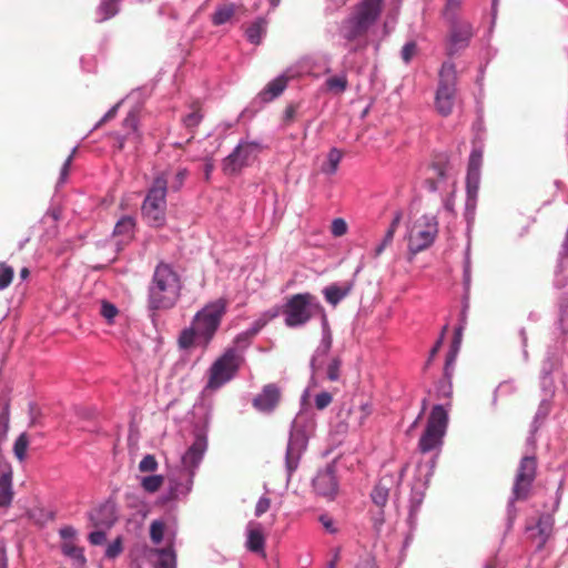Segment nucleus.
Segmentation results:
<instances>
[{
	"instance_id": "obj_15",
	"label": "nucleus",
	"mask_w": 568,
	"mask_h": 568,
	"mask_svg": "<svg viewBox=\"0 0 568 568\" xmlns=\"http://www.w3.org/2000/svg\"><path fill=\"white\" fill-rule=\"evenodd\" d=\"M447 22L449 24V33L446 52L452 57L469 45L474 36V28L468 21L453 20Z\"/></svg>"
},
{
	"instance_id": "obj_32",
	"label": "nucleus",
	"mask_w": 568,
	"mask_h": 568,
	"mask_svg": "<svg viewBox=\"0 0 568 568\" xmlns=\"http://www.w3.org/2000/svg\"><path fill=\"white\" fill-rule=\"evenodd\" d=\"M266 32V21L257 19L246 29L247 40L253 44H258Z\"/></svg>"
},
{
	"instance_id": "obj_54",
	"label": "nucleus",
	"mask_w": 568,
	"mask_h": 568,
	"mask_svg": "<svg viewBox=\"0 0 568 568\" xmlns=\"http://www.w3.org/2000/svg\"><path fill=\"white\" fill-rule=\"evenodd\" d=\"M333 400V396L328 392H322L315 396V406L317 409H325Z\"/></svg>"
},
{
	"instance_id": "obj_53",
	"label": "nucleus",
	"mask_w": 568,
	"mask_h": 568,
	"mask_svg": "<svg viewBox=\"0 0 568 568\" xmlns=\"http://www.w3.org/2000/svg\"><path fill=\"white\" fill-rule=\"evenodd\" d=\"M557 365L558 358L552 355H548L542 362L540 375H551Z\"/></svg>"
},
{
	"instance_id": "obj_40",
	"label": "nucleus",
	"mask_w": 568,
	"mask_h": 568,
	"mask_svg": "<svg viewBox=\"0 0 568 568\" xmlns=\"http://www.w3.org/2000/svg\"><path fill=\"white\" fill-rule=\"evenodd\" d=\"M453 376H445L436 385V394L438 398H449L453 394Z\"/></svg>"
},
{
	"instance_id": "obj_10",
	"label": "nucleus",
	"mask_w": 568,
	"mask_h": 568,
	"mask_svg": "<svg viewBox=\"0 0 568 568\" xmlns=\"http://www.w3.org/2000/svg\"><path fill=\"white\" fill-rule=\"evenodd\" d=\"M438 233V222L433 215H422L408 227V250L417 254L428 248L435 241Z\"/></svg>"
},
{
	"instance_id": "obj_46",
	"label": "nucleus",
	"mask_w": 568,
	"mask_h": 568,
	"mask_svg": "<svg viewBox=\"0 0 568 568\" xmlns=\"http://www.w3.org/2000/svg\"><path fill=\"white\" fill-rule=\"evenodd\" d=\"M122 538L118 537L115 540L108 545L105 549V557L109 559H114L122 552Z\"/></svg>"
},
{
	"instance_id": "obj_36",
	"label": "nucleus",
	"mask_w": 568,
	"mask_h": 568,
	"mask_svg": "<svg viewBox=\"0 0 568 568\" xmlns=\"http://www.w3.org/2000/svg\"><path fill=\"white\" fill-rule=\"evenodd\" d=\"M471 284V260H470V244L466 246L464 256V270H463V285L465 293L467 294Z\"/></svg>"
},
{
	"instance_id": "obj_57",
	"label": "nucleus",
	"mask_w": 568,
	"mask_h": 568,
	"mask_svg": "<svg viewBox=\"0 0 568 568\" xmlns=\"http://www.w3.org/2000/svg\"><path fill=\"white\" fill-rule=\"evenodd\" d=\"M384 523H385V515H384V510L383 508H381L376 514L373 515L372 517V524H373V528L375 530V532L377 535L381 534L382 531V528L384 526Z\"/></svg>"
},
{
	"instance_id": "obj_12",
	"label": "nucleus",
	"mask_w": 568,
	"mask_h": 568,
	"mask_svg": "<svg viewBox=\"0 0 568 568\" xmlns=\"http://www.w3.org/2000/svg\"><path fill=\"white\" fill-rule=\"evenodd\" d=\"M536 468L537 462L534 456H525L521 458L513 488V496L508 503L509 520L514 518L515 501L527 497L535 479Z\"/></svg>"
},
{
	"instance_id": "obj_24",
	"label": "nucleus",
	"mask_w": 568,
	"mask_h": 568,
	"mask_svg": "<svg viewBox=\"0 0 568 568\" xmlns=\"http://www.w3.org/2000/svg\"><path fill=\"white\" fill-rule=\"evenodd\" d=\"M115 519L114 508L109 504L101 505L90 513V520L94 527L110 528Z\"/></svg>"
},
{
	"instance_id": "obj_37",
	"label": "nucleus",
	"mask_w": 568,
	"mask_h": 568,
	"mask_svg": "<svg viewBox=\"0 0 568 568\" xmlns=\"http://www.w3.org/2000/svg\"><path fill=\"white\" fill-rule=\"evenodd\" d=\"M118 314L119 310L113 303L106 300L101 301L100 315L105 320L108 324H113Z\"/></svg>"
},
{
	"instance_id": "obj_43",
	"label": "nucleus",
	"mask_w": 568,
	"mask_h": 568,
	"mask_svg": "<svg viewBox=\"0 0 568 568\" xmlns=\"http://www.w3.org/2000/svg\"><path fill=\"white\" fill-rule=\"evenodd\" d=\"M463 3V0H447L443 12L447 21L458 20L457 13Z\"/></svg>"
},
{
	"instance_id": "obj_31",
	"label": "nucleus",
	"mask_w": 568,
	"mask_h": 568,
	"mask_svg": "<svg viewBox=\"0 0 568 568\" xmlns=\"http://www.w3.org/2000/svg\"><path fill=\"white\" fill-rule=\"evenodd\" d=\"M278 314L280 310L277 307L264 312L257 320L252 323V325L246 331H244V335L254 337L270 321L275 318Z\"/></svg>"
},
{
	"instance_id": "obj_52",
	"label": "nucleus",
	"mask_w": 568,
	"mask_h": 568,
	"mask_svg": "<svg viewBox=\"0 0 568 568\" xmlns=\"http://www.w3.org/2000/svg\"><path fill=\"white\" fill-rule=\"evenodd\" d=\"M457 354H458V352H456V349H449L448 354L446 355V361H445V366H444L445 376H453Z\"/></svg>"
},
{
	"instance_id": "obj_22",
	"label": "nucleus",
	"mask_w": 568,
	"mask_h": 568,
	"mask_svg": "<svg viewBox=\"0 0 568 568\" xmlns=\"http://www.w3.org/2000/svg\"><path fill=\"white\" fill-rule=\"evenodd\" d=\"M281 398L280 388L275 384H267L253 399V406L262 413H271L275 409Z\"/></svg>"
},
{
	"instance_id": "obj_44",
	"label": "nucleus",
	"mask_w": 568,
	"mask_h": 568,
	"mask_svg": "<svg viewBox=\"0 0 568 568\" xmlns=\"http://www.w3.org/2000/svg\"><path fill=\"white\" fill-rule=\"evenodd\" d=\"M13 278V268L4 263H0V291L7 288Z\"/></svg>"
},
{
	"instance_id": "obj_48",
	"label": "nucleus",
	"mask_w": 568,
	"mask_h": 568,
	"mask_svg": "<svg viewBox=\"0 0 568 568\" xmlns=\"http://www.w3.org/2000/svg\"><path fill=\"white\" fill-rule=\"evenodd\" d=\"M187 176H189L187 169H185V168L180 169L175 173V175H174V178H173V180L171 182L172 191H175V192L180 191L182 189V186L184 185V182H185Z\"/></svg>"
},
{
	"instance_id": "obj_11",
	"label": "nucleus",
	"mask_w": 568,
	"mask_h": 568,
	"mask_svg": "<svg viewBox=\"0 0 568 568\" xmlns=\"http://www.w3.org/2000/svg\"><path fill=\"white\" fill-rule=\"evenodd\" d=\"M242 355L236 347L227 348L210 368L209 387L219 388L231 381L240 368Z\"/></svg>"
},
{
	"instance_id": "obj_34",
	"label": "nucleus",
	"mask_w": 568,
	"mask_h": 568,
	"mask_svg": "<svg viewBox=\"0 0 568 568\" xmlns=\"http://www.w3.org/2000/svg\"><path fill=\"white\" fill-rule=\"evenodd\" d=\"M119 12V0H101L98 7L99 21H105Z\"/></svg>"
},
{
	"instance_id": "obj_63",
	"label": "nucleus",
	"mask_w": 568,
	"mask_h": 568,
	"mask_svg": "<svg viewBox=\"0 0 568 568\" xmlns=\"http://www.w3.org/2000/svg\"><path fill=\"white\" fill-rule=\"evenodd\" d=\"M60 537L65 541H71L77 536V530L72 526H63L59 529Z\"/></svg>"
},
{
	"instance_id": "obj_2",
	"label": "nucleus",
	"mask_w": 568,
	"mask_h": 568,
	"mask_svg": "<svg viewBox=\"0 0 568 568\" xmlns=\"http://www.w3.org/2000/svg\"><path fill=\"white\" fill-rule=\"evenodd\" d=\"M227 300L216 298L206 303L195 313L191 325L182 329L179 335L178 344L182 349H189L193 346L207 347L214 338L223 316L227 311Z\"/></svg>"
},
{
	"instance_id": "obj_59",
	"label": "nucleus",
	"mask_w": 568,
	"mask_h": 568,
	"mask_svg": "<svg viewBox=\"0 0 568 568\" xmlns=\"http://www.w3.org/2000/svg\"><path fill=\"white\" fill-rule=\"evenodd\" d=\"M271 506V500L270 498L265 497V496H262L257 503H256V506H255V516L256 517H260L262 516L263 514H265L268 508Z\"/></svg>"
},
{
	"instance_id": "obj_58",
	"label": "nucleus",
	"mask_w": 568,
	"mask_h": 568,
	"mask_svg": "<svg viewBox=\"0 0 568 568\" xmlns=\"http://www.w3.org/2000/svg\"><path fill=\"white\" fill-rule=\"evenodd\" d=\"M320 523L323 525L325 530L332 535L337 532V528L335 527L334 520L331 516L324 514L318 518Z\"/></svg>"
},
{
	"instance_id": "obj_49",
	"label": "nucleus",
	"mask_w": 568,
	"mask_h": 568,
	"mask_svg": "<svg viewBox=\"0 0 568 568\" xmlns=\"http://www.w3.org/2000/svg\"><path fill=\"white\" fill-rule=\"evenodd\" d=\"M331 232L334 236L339 237L346 234L347 223L344 219L337 217L332 221Z\"/></svg>"
},
{
	"instance_id": "obj_42",
	"label": "nucleus",
	"mask_w": 568,
	"mask_h": 568,
	"mask_svg": "<svg viewBox=\"0 0 568 568\" xmlns=\"http://www.w3.org/2000/svg\"><path fill=\"white\" fill-rule=\"evenodd\" d=\"M373 407L369 403L362 404L358 408L352 410V415L356 420V425L361 427L364 425L368 416L372 414Z\"/></svg>"
},
{
	"instance_id": "obj_1",
	"label": "nucleus",
	"mask_w": 568,
	"mask_h": 568,
	"mask_svg": "<svg viewBox=\"0 0 568 568\" xmlns=\"http://www.w3.org/2000/svg\"><path fill=\"white\" fill-rule=\"evenodd\" d=\"M207 449V428L196 427L191 446L181 456L180 466L168 476L165 501L186 498L193 487L196 470Z\"/></svg>"
},
{
	"instance_id": "obj_60",
	"label": "nucleus",
	"mask_w": 568,
	"mask_h": 568,
	"mask_svg": "<svg viewBox=\"0 0 568 568\" xmlns=\"http://www.w3.org/2000/svg\"><path fill=\"white\" fill-rule=\"evenodd\" d=\"M122 102H123V100H122V101H120L119 103H116L115 105H113V106H112V108H111V109H110V110H109V111H108V112H106V113H105V114L100 119V121H98V123L94 125V130H95V129H98V128H100L103 123H105V122H108V121L112 120V119L116 115L118 110H119V106H120V104H121Z\"/></svg>"
},
{
	"instance_id": "obj_25",
	"label": "nucleus",
	"mask_w": 568,
	"mask_h": 568,
	"mask_svg": "<svg viewBox=\"0 0 568 568\" xmlns=\"http://www.w3.org/2000/svg\"><path fill=\"white\" fill-rule=\"evenodd\" d=\"M135 224V219L133 216H122L114 226L113 236L120 237L119 243H128L134 236Z\"/></svg>"
},
{
	"instance_id": "obj_5",
	"label": "nucleus",
	"mask_w": 568,
	"mask_h": 568,
	"mask_svg": "<svg viewBox=\"0 0 568 568\" xmlns=\"http://www.w3.org/2000/svg\"><path fill=\"white\" fill-rule=\"evenodd\" d=\"M166 194L168 179L162 172L153 179L141 206L142 217L149 226L161 227L165 224Z\"/></svg>"
},
{
	"instance_id": "obj_23",
	"label": "nucleus",
	"mask_w": 568,
	"mask_h": 568,
	"mask_svg": "<svg viewBox=\"0 0 568 568\" xmlns=\"http://www.w3.org/2000/svg\"><path fill=\"white\" fill-rule=\"evenodd\" d=\"M246 547L250 551L265 555V538L258 523H248L246 527Z\"/></svg>"
},
{
	"instance_id": "obj_20",
	"label": "nucleus",
	"mask_w": 568,
	"mask_h": 568,
	"mask_svg": "<svg viewBox=\"0 0 568 568\" xmlns=\"http://www.w3.org/2000/svg\"><path fill=\"white\" fill-rule=\"evenodd\" d=\"M322 338L320 341L318 346L316 347L312 359H311V368L313 373H317L323 366L324 358L327 356L331 347H332V332L329 328L327 315H323L322 321Z\"/></svg>"
},
{
	"instance_id": "obj_21",
	"label": "nucleus",
	"mask_w": 568,
	"mask_h": 568,
	"mask_svg": "<svg viewBox=\"0 0 568 568\" xmlns=\"http://www.w3.org/2000/svg\"><path fill=\"white\" fill-rule=\"evenodd\" d=\"M149 559L155 557L154 568H176V552L174 549V534L168 540V545L162 548H150L146 551Z\"/></svg>"
},
{
	"instance_id": "obj_29",
	"label": "nucleus",
	"mask_w": 568,
	"mask_h": 568,
	"mask_svg": "<svg viewBox=\"0 0 568 568\" xmlns=\"http://www.w3.org/2000/svg\"><path fill=\"white\" fill-rule=\"evenodd\" d=\"M310 60V71L305 72L304 75H317L316 70L323 68L324 73L331 72V55L329 54H314L305 55L297 61Z\"/></svg>"
},
{
	"instance_id": "obj_61",
	"label": "nucleus",
	"mask_w": 568,
	"mask_h": 568,
	"mask_svg": "<svg viewBox=\"0 0 568 568\" xmlns=\"http://www.w3.org/2000/svg\"><path fill=\"white\" fill-rule=\"evenodd\" d=\"M89 541L94 546H100L105 542L106 534L102 530H95L89 534Z\"/></svg>"
},
{
	"instance_id": "obj_4",
	"label": "nucleus",
	"mask_w": 568,
	"mask_h": 568,
	"mask_svg": "<svg viewBox=\"0 0 568 568\" xmlns=\"http://www.w3.org/2000/svg\"><path fill=\"white\" fill-rule=\"evenodd\" d=\"M315 429V419L311 412L301 409L291 424L285 454L286 481L298 468L302 455L307 448L308 438Z\"/></svg>"
},
{
	"instance_id": "obj_9",
	"label": "nucleus",
	"mask_w": 568,
	"mask_h": 568,
	"mask_svg": "<svg viewBox=\"0 0 568 568\" xmlns=\"http://www.w3.org/2000/svg\"><path fill=\"white\" fill-rule=\"evenodd\" d=\"M438 77L435 108L442 116H448L453 112L456 97L457 71L454 62L445 61Z\"/></svg>"
},
{
	"instance_id": "obj_38",
	"label": "nucleus",
	"mask_w": 568,
	"mask_h": 568,
	"mask_svg": "<svg viewBox=\"0 0 568 568\" xmlns=\"http://www.w3.org/2000/svg\"><path fill=\"white\" fill-rule=\"evenodd\" d=\"M163 484V476L162 475H150V476H144L142 479H141V487L146 491V493H155L160 489V487L162 486Z\"/></svg>"
},
{
	"instance_id": "obj_62",
	"label": "nucleus",
	"mask_w": 568,
	"mask_h": 568,
	"mask_svg": "<svg viewBox=\"0 0 568 568\" xmlns=\"http://www.w3.org/2000/svg\"><path fill=\"white\" fill-rule=\"evenodd\" d=\"M540 386L546 394L554 393V379L551 375H540Z\"/></svg>"
},
{
	"instance_id": "obj_30",
	"label": "nucleus",
	"mask_w": 568,
	"mask_h": 568,
	"mask_svg": "<svg viewBox=\"0 0 568 568\" xmlns=\"http://www.w3.org/2000/svg\"><path fill=\"white\" fill-rule=\"evenodd\" d=\"M352 290L351 284H345L339 286L337 284H332L326 286L323 290V294L327 303L336 306L343 298H345Z\"/></svg>"
},
{
	"instance_id": "obj_55",
	"label": "nucleus",
	"mask_w": 568,
	"mask_h": 568,
	"mask_svg": "<svg viewBox=\"0 0 568 568\" xmlns=\"http://www.w3.org/2000/svg\"><path fill=\"white\" fill-rule=\"evenodd\" d=\"M417 45L410 41L404 44L400 51L402 59L405 63H409L414 54L416 53Z\"/></svg>"
},
{
	"instance_id": "obj_47",
	"label": "nucleus",
	"mask_w": 568,
	"mask_h": 568,
	"mask_svg": "<svg viewBox=\"0 0 568 568\" xmlns=\"http://www.w3.org/2000/svg\"><path fill=\"white\" fill-rule=\"evenodd\" d=\"M339 371L341 361L338 358H333L327 365L326 377L331 382H336L339 379Z\"/></svg>"
},
{
	"instance_id": "obj_35",
	"label": "nucleus",
	"mask_w": 568,
	"mask_h": 568,
	"mask_svg": "<svg viewBox=\"0 0 568 568\" xmlns=\"http://www.w3.org/2000/svg\"><path fill=\"white\" fill-rule=\"evenodd\" d=\"M234 6L233 4H225L220 6L215 9L213 16H212V22L214 26H222L231 20V18L234 14Z\"/></svg>"
},
{
	"instance_id": "obj_33",
	"label": "nucleus",
	"mask_w": 568,
	"mask_h": 568,
	"mask_svg": "<svg viewBox=\"0 0 568 568\" xmlns=\"http://www.w3.org/2000/svg\"><path fill=\"white\" fill-rule=\"evenodd\" d=\"M343 154L337 148H332L327 154V161L322 165V172L333 175L337 172Z\"/></svg>"
},
{
	"instance_id": "obj_13",
	"label": "nucleus",
	"mask_w": 568,
	"mask_h": 568,
	"mask_svg": "<svg viewBox=\"0 0 568 568\" xmlns=\"http://www.w3.org/2000/svg\"><path fill=\"white\" fill-rule=\"evenodd\" d=\"M310 60L296 61L287 67L280 75L271 80L265 88L258 93L262 102H271L278 98L287 87L288 81L304 77L310 71Z\"/></svg>"
},
{
	"instance_id": "obj_19",
	"label": "nucleus",
	"mask_w": 568,
	"mask_h": 568,
	"mask_svg": "<svg viewBox=\"0 0 568 568\" xmlns=\"http://www.w3.org/2000/svg\"><path fill=\"white\" fill-rule=\"evenodd\" d=\"M407 469V465L403 466L398 475L394 474H385L378 483L374 486L371 498L372 501L378 506L379 508L385 507V505L388 501L389 491L393 486H398L403 477L405 475V471Z\"/></svg>"
},
{
	"instance_id": "obj_18",
	"label": "nucleus",
	"mask_w": 568,
	"mask_h": 568,
	"mask_svg": "<svg viewBox=\"0 0 568 568\" xmlns=\"http://www.w3.org/2000/svg\"><path fill=\"white\" fill-rule=\"evenodd\" d=\"M313 489L316 495L333 500L338 491V481L333 466L317 471L313 479Z\"/></svg>"
},
{
	"instance_id": "obj_14",
	"label": "nucleus",
	"mask_w": 568,
	"mask_h": 568,
	"mask_svg": "<svg viewBox=\"0 0 568 568\" xmlns=\"http://www.w3.org/2000/svg\"><path fill=\"white\" fill-rule=\"evenodd\" d=\"M483 161V152L479 149H474L470 153L468 161V169L466 175V215H474L477 204L479 184H480V166Z\"/></svg>"
},
{
	"instance_id": "obj_56",
	"label": "nucleus",
	"mask_w": 568,
	"mask_h": 568,
	"mask_svg": "<svg viewBox=\"0 0 568 568\" xmlns=\"http://www.w3.org/2000/svg\"><path fill=\"white\" fill-rule=\"evenodd\" d=\"M394 235L392 231H386L382 242L374 250V257H378L385 248L393 242Z\"/></svg>"
},
{
	"instance_id": "obj_6",
	"label": "nucleus",
	"mask_w": 568,
	"mask_h": 568,
	"mask_svg": "<svg viewBox=\"0 0 568 568\" xmlns=\"http://www.w3.org/2000/svg\"><path fill=\"white\" fill-rule=\"evenodd\" d=\"M282 313L287 327L296 328L304 326L312 317L326 315L324 307L311 293H298L292 295L283 305Z\"/></svg>"
},
{
	"instance_id": "obj_27",
	"label": "nucleus",
	"mask_w": 568,
	"mask_h": 568,
	"mask_svg": "<svg viewBox=\"0 0 568 568\" xmlns=\"http://www.w3.org/2000/svg\"><path fill=\"white\" fill-rule=\"evenodd\" d=\"M348 88V79L345 71L328 77L324 82L323 90L334 95L343 94Z\"/></svg>"
},
{
	"instance_id": "obj_7",
	"label": "nucleus",
	"mask_w": 568,
	"mask_h": 568,
	"mask_svg": "<svg viewBox=\"0 0 568 568\" xmlns=\"http://www.w3.org/2000/svg\"><path fill=\"white\" fill-rule=\"evenodd\" d=\"M383 0H362L355 14L343 21L341 33L348 41L366 33L382 12Z\"/></svg>"
},
{
	"instance_id": "obj_41",
	"label": "nucleus",
	"mask_w": 568,
	"mask_h": 568,
	"mask_svg": "<svg viewBox=\"0 0 568 568\" xmlns=\"http://www.w3.org/2000/svg\"><path fill=\"white\" fill-rule=\"evenodd\" d=\"M165 532V525L162 520H153L150 525V538L154 545H159Z\"/></svg>"
},
{
	"instance_id": "obj_39",
	"label": "nucleus",
	"mask_w": 568,
	"mask_h": 568,
	"mask_svg": "<svg viewBox=\"0 0 568 568\" xmlns=\"http://www.w3.org/2000/svg\"><path fill=\"white\" fill-rule=\"evenodd\" d=\"M28 446H29V439H28L27 434H24V433L20 434L13 444L14 456L20 462H23L26 459Z\"/></svg>"
},
{
	"instance_id": "obj_64",
	"label": "nucleus",
	"mask_w": 568,
	"mask_h": 568,
	"mask_svg": "<svg viewBox=\"0 0 568 568\" xmlns=\"http://www.w3.org/2000/svg\"><path fill=\"white\" fill-rule=\"evenodd\" d=\"M354 568H377V564L374 557L366 556L364 558H361L354 566Z\"/></svg>"
},
{
	"instance_id": "obj_51",
	"label": "nucleus",
	"mask_w": 568,
	"mask_h": 568,
	"mask_svg": "<svg viewBox=\"0 0 568 568\" xmlns=\"http://www.w3.org/2000/svg\"><path fill=\"white\" fill-rule=\"evenodd\" d=\"M75 152H77V148H73L70 155L65 159V161L61 168V171H60L58 184H63L67 181L68 175H69V170H70V166H71V163H72Z\"/></svg>"
},
{
	"instance_id": "obj_17",
	"label": "nucleus",
	"mask_w": 568,
	"mask_h": 568,
	"mask_svg": "<svg viewBox=\"0 0 568 568\" xmlns=\"http://www.w3.org/2000/svg\"><path fill=\"white\" fill-rule=\"evenodd\" d=\"M258 144L241 141L223 161V170L227 174H235L246 166L255 155Z\"/></svg>"
},
{
	"instance_id": "obj_8",
	"label": "nucleus",
	"mask_w": 568,
	"mask_h": 568,
	"mask_svg": "<svg viewBox=\"0 0 568 568\" xmlns=\"http://www.w3.org/2000/svg\"><path fill=\"white\" fill-rule=\"evenodd\" d=\"M447 425V409L443 405H435L429 414L426 428L419 438L418 448L423 454L440 449Z\"/></svg>"
},
{
	"instance_id": "obj_26",
	"label": "nucleus",
	"mask_w": 568,
	"mask_h": 568,
	"mask_svg": "<svg viewBox=\"0 0 568 568\" xmlns=\"http://www.w3.org/2000/svg\"><path fill=\"white\" fill-rule=\"evenodd\" d=\"M61 552L71 560L73 568H84L87 565L83 548L74 545L72 541H64L61 545Z\"/></svg>"
},
{
	"instance_id": "obj_50",
	"label": "nucleus",
	"mask_w": 568,
	"mask_h": 568,
	"mask_svg": "<svg viewBox=\"0 0 568 568\" xmlns=\"http://www.w3.org/2000/svg\"><path fill=\"white\" fill-rule=\"evenodd\" d=\"M203 115L200 111H192L183 118V124L187 129L196 128L202 121Z\"/></svg>"
},
{
	"instance_id": "obj_45",
	"label": "nucleus",
	"mask_w": 568,
	"mask_h": 568,
	"mask_svg": "<svg viewBox=\"0 0 568 568\" xmlns=\"http://www.w3.org/2000/svg\"><path fill=\"white\" fill-rule=\"evenodd\" d=\"M158 469V462L151 454L145 455L139 463V470L141 473H152Z\"/></svg>"
},
{
	"instance_id": "obj_16",
	"label": "nucleus",
	"mask_w": 568,
	"mask_h": 568,
	"mask_svg": "<svg viewBox=\"0 0 568 568\" xmlns=\"http://www.w3.org/2000/svg\"><path fill=\"white\" fill-rule=\"evenodd\" d=\"M435 466L436 457H433L430 460L426 463H419L417 465V475L412 486L408 508H414L417 510L420 509V506L425 497V490L428 486L429 478L434 473Z\"/></svg>"
},
{
	"instance_id": "obj_28",
	"label": "nucleus",
	"mask_w": 568,
	"mask_h": 568,
	"mask_svg": "<svg viewBox=\"0 0 568 568\" xmlns=\"http://www.w3.org/2000/svg\"><path fill=\"white\" fill-rule=\"evenodd\" d=\"M13 499L12 471L11 469L0 475V508L9 507Z\"/></svg>"
},
{
	"instance_id": "obj_3",
	"label": "nucleus",
	"mask_w": 568,
	"mask_h": 568,
	"mask_svg": "<svg viewBox=\"0 0 568 568\" xmlns=\"http://www.w3.org/2000/svg\"><path fill=\"white\" fill-rule=\"evenodd\" d=\"M182 281L171 264L160 262L148 288V306L151 311L170 310L181 296Z\"/></svg>"
}]
</instances>
